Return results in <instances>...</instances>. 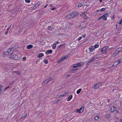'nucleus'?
Here are the masks:
<instances>
[{
	"instance_id": "1",
	"label": "nucleus",
	"mask_w": 122,
	"mask_h": 122,
	"mask_svg": "<svg viewBox=\"0 0 122 122\" xmlns=\"http://www.w3.org/2000/svg\"><path fill=\"white\" fill-rule=\"evenodd\" d=\"M78 13L74 11L73 12L69 14L66 17V19H70L73 18L76 16L78 15Z\"/></svg>"
},
{
	"instance_id": "2",
	"label": "nucleus",
	"mask_w": 122,
	"mask_h": 122,
	"mask_svg": "<svg viewBox=\"0 0 122 122\" xmlns=\"http://www.w3.org/2000/svg\"><path fill=\"white\" fill-rule=\"evenodd\" d=\"M108 13H106L104 14L98 19V20H99L102 19L104 20H107V17L108 16Z\"/></svg>"
},
{
	"instance_id": "3",
	"label": "nucleus",
	"mask_w": 122,
	"mask_h": 122,
	"mask_svg": "<svg viewBox=\"0 0 122 122\" xmlns=\"http://www.w3.org/2000/svg\"><path fill=\"white\" fill-rule=\"evenodd\" d=\"M9 57L10 58L13 59L14 60H17L18 59V56L17 55H13L12 54V55H10V56Z\"/></svg>"
},
{
	"instance_id": "4",
	"label": "nucleus",
	"mask_w": 122,
	"mask_h": 122,
	"mask_svg": "<svg viewBox=\"0 0 122 122\" xmlns=\"http://www.w3.org/2000/svg\"><path fill=\"white\" fill-rule=\"evenodd\" d=\"M3 57H6L7 56H10V54L9 52L7 51L5 52L3 55Z\"/></svg>"
},
{
	"instance_id": "5",
	"label": "nucleus",
	"mask_w": 122,
	"mask_h": 122,
	"mask_svg": "<svg viewBox=\"0 0 122 122\" xmlns=\"http://www.w3.org/2000/svg\"><path fill=\"white\" fill-rule=\"evenodd\" d=\"M7 51L9 52L10 54V55H12L13 52V50L12 49H9Z\"/></svg>"
},
{
	"instance_id": "6",
	"label": "nucleus",
	"mask_w": 122,
	"mask_h": 122,
	"mask_svg": "<svg viewBox=\"0 0 122 122\" xmlns=\"http://www.w3.org/2000/svg\"><path fill=\"white\" fill-rule=\"evenodd\" d=\"M51 78L52 77H49L47 79L45 80L44 81L42 82L43 84L45 83L46 82V83H47L51 79Z\"/></svg>"
},
{
	"instance_id": "7",
	"label": "nucleus",
	"mask_w": 122,
	"mask_h": 122,
	"mask_svg": "<svg viewBox=\"0 0 122 122\" xmlns=\"http://www.w3.org/2000/svg\"><path fill=\"white\" fill-rule=\"evenodd\" d=\"M93 87L92 88L94 89H96L98 88L99 87V86L97 85V84H96L95 85H93Z\"/></svg>"
},
{
	"instance_id": "8",
	"label": "nucleus",
	"mask_w": 122,
	"mask_h": 122,
	"mask_svg": "<svg viewBox=\"0 0 122 122\" xmlns=\"http://www.w3.org/2000/svg\"><path fill=\"white\" fill-rule=\"evenodd\" d=\"M116 109V107L114 106L112 107H111V112H114Z\"/></svg>"
},
{
	"instance_id": "9",
	"label": "nucleus",
	"mask_w": 122,
	"mask_h": 122,
	"mask_svg": "<svg viewBox=\"0 0 122 122\" xmlns=\"http://www.w3.org/2000/svg\"><path fill=\"white\" fill-rule=\"evenodd\" d=\"M52 52V51L51 50H47L46 52V54L51 53Z\"/></svg>"
},
{
	"instance_id": "10",
	"label": "nucleus",
	"mask_w": 122,
	"mask_h": 122,
	"mask_svg": "<svg viewBox=\"0 0 122 122\" xmlns=\"http://www.w3.org/2000/svg\"><path fill=\"white\" fill-rule=\"evenodd\" d=\"M33 47V46L31 45H28L27 46V49H29L32 48Z\"/></svg>"
},
{
	"instance_id": "11",
	"label": "nucleus",
	"mask_w": 122,
	"mask_h": 122,
	"mask_svg": "<svg viewBox=\"0 0 122 122\" xmlns=\"http://www.w3.org/2000/svg\"><path fill=\"white\" fill-rule=\"evenodd\" d=\"M107 49V48L106 47H103L101 49V52L102 53H103V52L106 50Z\"/></svg>"
},
{
	"instance_id": "12",
	"label": "nucleus",
	"mask_w": 122,
	"mask_h": 122,
	"mask_svg": "<svg viewBox=\"0 0 122 122\" xmlns=\"http://www.w3.org/2000/svg\"><path fill=\"white\" fill-rule=\"evenodd\" d=\"M89 49L91 52H92L95 49V48L93 46H91Z\"/></svg>"
},
{
	"instance_id": "13",
	"label": "nucleus",
	"mask_w": 122,
	"mask_h": 122,
	"mask_svg": "<svg viewBox=\"0 0 122 122\" xmlns=\"http://www.w3.org/2000/svg\"><path fill=\"white\" fill-rule=\"evenodd\" d=\"M44 55L43 53H41L39 54L38 56V57L39 58H40L44 56Z\"/></svg>"
},
{
	"instance_id": "14",
	"label": "nucleus",
	"mask_w": 122,
	"mask_h": 122,
	"mask_svg": "<svg viewBox=\"0 0 122 122\" xmlns=\"http://www.w3.org/2000/svg\"><path fill=\"white\" fill-rule=\"evenodd\" d=\"M12 72L13 73H16V74L18 75H20V72L19 71H13Z\"/></svg>"
},
{
	"instance_id": "15",
	"label": "nucleus",
	"mask_w": 122,
	"mask_h": 122,
	"mask_svg": "<svg viewBox=\"0 0 122 122\" xmlns=\"http://www.w3.org/2000/svg\"><path fill=\"white\" fill-rule=\"evenodd\" d=\"M72 96L71 95H70L69 97L68 98V99L67 100V101H70L72 98Z\"/></svg>"
},
{
	"instance_id": "16",
	"label": "nucleus",
	"mask_w": 122,
	"mask_h": 122,
	"mask_svg": "<svg viewBox=\"0 0 122 122\" xmlns=\"http://www.w3.org/2000/svg\"><path fill=\"white\" fill-rule=\"evenodd\" d=\"M92 62L93 61L92 60H91L86 63V65L87 66L88 65H89L90 63H92Z\"/></svg>"
},
{
	"instance_id": "17",
	"label": "nucleus",
	"mask_w": 122,
	"mask_h": 122,
	"mask_svg": "<svg viewBox=\"0 0 122 122\" xmlns=\"http://www.w3.org/2000/svg\"><path fill=\"white\" fill-rule=\"evenodd\" d=\"M84 107H81L80 109H79V110L82 113L84 110Z\"/></svg>"
},
{
	"instance_id": "18",
	"label": "nucleus",
	"mask_w": 122,
	"mask_h": 122,
	"mask_svg": "<svg viewBox=\"0 0 122 122\" xmlns=\"http://www.w3.org/2000/svg\"><path fill=\"white\" fill-rule=\"evenodd\" d=\"M38 6V5L37 4H35L33 7L32 9H33L34 10L36 9Z\"/></svg>"
},
{
	"instance_id": "19",
	"label": "nucleus",
	"mask_w": 122,
	"mask_h": 122,
	"mask_svg": "<svg viewBox=\"0 0 122 122\" xmlns=\"http://www.w3.org/2000/svg\"><path fill=\"white\" fill-rule=\"evenodd\" d=\"M2 85H0V94L1 93H3V90H2Z\"/></svg>"
},
{
	"instance_id": "20",
	"label": "nucleus",
	"mask_w": 122,
	"mask_h": 122,
	"mask_svg": "<svg viewBox=\"0 0 122 122\" xmlns=\"http://www.w3.org/2000/svg\"><path fill=\"white\" fill-rule=\"evenodd\" d=\"M82 89L81 88L80 89L78 90H77L76 92V93L77 94H79L80 92L81 91Z\"/></svg>"
},
{
	"instance_id": "21",
	"label": "nucleus",
	"mask_w": 122,
	"mask_h": 122,
	"mask_svg": "<svg viewBox=\"0 0 122 122\" xmlns=\"http://www.w3.org/2000/svg\"><path fill=\"white\" fill-rule=\"evenodd\" d=\"M56 45V43H54L52 47L53 49L55 48Z\"/></svg>"
},
{
	"instance_id": "22",
	"label": "nucleus",
	"mask_w": 122,
	"mask_h": 122,
	"mask_svg": "<svg viewBox=\"0 0 122 122\" xmlns=\"http://www.w3.org/2000/svg\"><path fill=\"white\" fill-rule=\"evenodd\" d=\"M99 45L98 44H97L95 45L94 46V48H97L98 47Z\"/></svg>"
},
{
	"instance_id": "23",
	"label": "nucleus",
	"mask_w": 122,
	"mask_h": 122,
	"mask_svg": "<svg viewBox=\"0 0 122 122\" xmlns=\"http://www.w3.org/2000/svg\"><path fill=\"white\" fill-rule=\"evenodd\" d=\"M99 118V117L98 116H96L95 117V119L96 120H98Z\"/></svg>"
},
{
	"instance_id": "24",
	"label": "nucleus",
	"mask_w": 122,
	"mask_h": 122,
	"mask_svg": "<svg viewBox=\"0 0 122 122\" xmlns=\"http://www.w3.org/2000/svg\"><path fill=\"white\" fill-rule=\"evenodd\" d=\"M10 86H8V87H6L3 90V92H4L8 88H9Z\"/></svg>"
},
{
	"instance_id": "25",
	"label": "nucleus",
	"mask_w": 122,
	"mask_h": 122,
	"mask_svg": "<svg viewBox=\"0 0 122 122\" xmlns=\"http://www.w3.org/2000/svg\"><path fill=\"white\" fill-rule=\"evenodd\" d=\"M119 52H120V51H118V50H116L114 53V54H117L119 53Z\"/></svg>"
},
{
	"instance_id": "26",
	"label": "nucleus",
	"mask_w": 122,
	"mask_h": 122,
	"mask_svg": "<svg viewBox=\"0 0 122 122\" xmlns=\"http://www.w3.org/2000/svg\"><path fill=\"white\" fill-rule=\"evenodd\" d=\"M117 23L118 24H122V19H121L120 20V21H119Z\"/></svg>"
},
{
	"instance_id": "27",
	"label": "nucleus",
	"mask_w": 122,
	"mask_h": 122,
	"mask_svg": "<svg viewBox=\"0 0 122 122\" xmlns=\"http://www.w3.org/2000/svg\"><path fill=\"white\" fill-rule=\"evenodd\" d=\"M121 61H122V59L121 58L119 60L117 61L118 62V63L117 65L118 64L120 63V62H121Z\"/></svg>"
},
{
	"instance_id": "28",
	"label": "nucleus",
	"mask_w": 122,
	"mask_h": 122,
	"mask_svg": "<svg viewBox=\"0 0 122 122\" xmlns=\"http://www.w3.org/2000/svg\"><path fill=\"white\" fill-rule=\"evenodd\" d=\"M83 5V4L82 3H79L78 5V7H80L81 6Z\"/></svg>"
},
{
	"instance_id": "29",
	"label": "nucleus",
	"mask_w": 122,
	"mask_h": 122,
	"mask_svg": "<svg viewBox=\"0 0 122 122\" xmlns=\"http://www.w3.org/2000/svg\"><path fill=\"white\" fill-rule=\"evenodd\" d=\"M63 44H61L58 47V48L57 49V50H59V49H60V48L63 45Z\"/></svg>"
},
{
	"instance_id": "30",
	"label": "nucleus",
	"mask_w": 122,
	"mask_h": 122,
	"mask_svg": "<svg viewBox=\"0 0 122 122\" xmlns=\"http://www.w3.org/2000/svg\"><path fill=\"white\" fill-rule=\"evenodd\" d=\"M68 57L67 56H65L63 58V59L64 60L68 58Z\"/></svg>"
},
{
	"instance_id": "31",
	"label": "nucleus",
	"mask_w": 122,
	"mask_h": 122,
	"mask_svg": "<svg viewBox=\"0 0 122 122\" xmlns=\"http://www.w3.org/2000/svg\"><path fill=\"white\" fill-rule=\"evenodd\" d=\"M64 60L63 59V57H62V58L60 59L59 60V62H61L62 61Z\"/></svg>"
},
{
	"instance_id": "32",
	"label": "nucleus",
	"mask_w": 122,
	"mask_h": 122,
	"mask_svg": "<svg viewBox=\"0 0 122 122\" xmlns=\"http://www.w3.org/2000/svg\"><path fill=\"white\" fill-rule=\"evenodd\" d=\"M83 64H81V63H78L77 64V65H78V66H79V67H80L82 66V65Z\"/></svg>"
},
{
	"instance_id": "33",
	"label": "nucleus",
	"mask_w": 122,
	"mask_h": 122,
	"mask_svg": "<svg viewBox=\"0 0 122 122\" xmlns=\"http://www.w3.org/2000/svg\"><path fill=\"white\" fill-rule=\"evenodd\" d=\"M77 66H78V65H77V64H74L73 65V68H76Z\"/></svg>"
},
{
	"instance_id": "34",
	"label": "nucleus",
	"mask_w": 122,
	"mask_h": 122,
	"mask_svg": "<svg viewBox=\"0 0 122 122\" xmlns=\"http://www.w3.org/2000/svg\"><path fill=\"white\" fill-rule=\"evenodd\" d=\"M48 61L47 60H44V62L45 63L47 64L48 63Z\"/></svg>"
},
{
	"instance_id": "35",
	"label": "nucleus",
	"mask_w": 122,
	"mask_h": 122,
	"mask_svg": "<svg viewBox=\"0 0 122 122\" xmlns=\"http://www.w3.org/2000/svg\"><path fill=\"white\" fill-rule=\"evenodd\" d=\"M105 10V9L104 8H103L101 9L100 10V11H103Z\"/></svg>"
},
{
	"instance_id": "36",
	"label": "nucleus",
	"mask_w": 122,
	"mask_h": 122,
	"mask_svg": "<svg viewBox=\"0 0 122 122\" xmlns=\"http://www.w3.org/2000/svg\"><path fill=\"white\" fill-rule=\"evenodd\" d=\"M76 112L79 113H81V112H80L79 110V109H76Z\"/></svg>"
},
{
	"instance_id": "37",
	"label": "nucleus",
	"mask_w": 122,
	"mask_h": 122,
	"mask_svg": "<svg viewBox=\"0 0 122 122\" xmlns=\"http://www.w3.org/2000/svg\"><path fill=\"white\" fill-rule=\"evenodd\" d=\"M27 116V114H25V115H24V116H23L21 117V118H23L26 117Z\"/></svg>"
},
{
	"instance_id": "38",
	"label": "nucleus",
	"mask_w": 122,
	"mask_h": 122,
	"mask_svg": "<svg viewBox=\"0 0 122 122\" xmlns=\"http://www.w3.org/2000/svg\"><path fill=\"white\" fill-rule=\"evenodd\" d=\"M122 49V48L121 47H119L117 49V50H118V51H120V50H121Z\"/></svg>"
},
{
	"instance_id": "39",
	"label": "nucleus",
	"mask_w": 122,
	"mask_h": 122,
	"mask_svg": "<svg viewBox=\"0 0 122 122\" xmlns=\"http://www.w3.org/2000/svg\"><path fill=\"white\" fill-rule=\"evenodd\" d=\"M97 84V85L99 86H101L102 84V83L101 82H100L99 83Z\"/></svg>"
},
{
	"instance_id": "40",
	"label": "nucleus",
	"mask_w": 122,
	"mask_h": 122,
	"mask_svg": "<svg viewBox=\"0 0 122 122\" xmlns=\"http://www.w3.org/2000/svg\"><path fill=\"white\" fill-rule=\"evenodd\" d=\"M96 59V58L95 57H94V58H93L92 59H91V60H92V61H94Z\"/></svg>"
},
{
	"instance_id": "41",
	"label": "nucleus",
	"mask_w": 122,
	"mask_h": 122,
	"mask_svg": "<svg viewBox=\"0 0 122 122\" xmlns=\"http://www.w3.org/2000/svg\"><path fill=\"white\" fill-rule=\"evenodd\" d=\"M25 0L27 3H30V0Z\"/></svg>"
},
{
	"instance_id": "42",
	"label": "nucleus",
	"mask_w": 122,
	"mask_h": 122,
	"mask_svg": "<svg viewBox=\"0 0 122 122\" xmlns=\"http://www.w3.org/2000/svg\"><path fill=\"white\" fill-rule=\"evenodd\" d=\"M26 57H24L22 59V60L23 61H25L26 60Z\"/></svg>"
},
{
	"instance_id": "43",
	"label": "nucleus",
	"mask_w": 122,
	"mask_h": 122,
	"mask_svg": "<svg viewBox=\"0 0 122 122\" xmlns=\"http://www.w3.org/2000/svg\"><path fill=\"white\" fill-rule=\"evenodd\" d=\"M68 92H66L64 93L63 94V96H65V95L67 94H68Z\"/></svg>"
},
{
	"instance_id": "44",
	"label": "nucleus",
	"mask_w": 122,
	"mask_h": 122,
	"mask_svg": "<svg viewBox=\"0 0 122 122\" xmlns=\"http://www.w3.org/2000/svg\"><path fill=\"white\" fill-rule=\"evenodd\" d=\"M15 82L14 81H12L10 83V85H12Z\"/></svg>"
},
{
	"instance_id": "45",
	"label": "nucleus",
	"mask_w": 122,
	"mask_h": 122,
	"mask_svg": "<svg viewBox=\"0 0 122 122\" xmlns=\"http://www.w3.org/2000/svg\"><path fill=\"white\" fill-rule=\"evenodd\" d=\"M82 15H85L86 14V13L85 12H83V13H82Z\"/></svg>"
},
{
	"instance_id": "46",
	"label": "nucleus",
	"mask_w": 122,
	"mask_h": 122,
	"mask_svg": "<svg viewBox=\"0 0 122 122\" xmlns=\"http://www.w3.org/2000/svg\"><path fill=\"white\" fill-rule=\"evenodd\" d=\"M82 39V37H80L78 39V41H80L81 39Z\"/></svg>"
},
{
	"instance_id": "47",
	"label": "nucleus",
	"mask_w": 122,
	"mask_h": 122,
	"mask_svg": "<svg viewBox=\"0 0 122 122\" xmlns=\"http://www.w3.org/2000/svg\"><path fill=\"white\" fill-rule=\"evenodd\" d=\"M110 117V116L109 115H107L106 116V117L107 118H109Z\"/></svg>"
},
{
	"instance_id": "48",
	"label": "nucleus",
	"mask_w": 122,
	"mask_h": 122,
	"mask_svg": "<svg viewBox=\"0 0 122 122\" xmlns=\"http://www.w3.org/2000/svg\"><path fill=\"white\" fill-rule=\"evenodd\" d=\"M8 33V31H7L6 32H5V35H7Z\"/></svg>"
},
{
	"instance_id": "49",
	"label": "nucleus",
	"mask_w": 122,
	"mask_h": 122,
	"mask_svg": "<svg viewBox=\"0 0 122 122\" xmlns=\"http://www.w3.org/2000/svg\"><path fill=\"white\" fill-rule=\"evenodd\" d=\"M86 36V34H85L84 35H82V37H83L85 38Z\"/></svg>"
},
{
	"instance_id": "50",
	"label": "nucleus",
	"mask_w": 122,
	"mask_h": 122,
	"mask_svg": "<svg viewBox=\"0 0 122 122\" xmlns=\"http://www.w3.org/2000/svg\"><path fill=\"white\" fill-rule=\"evenodd\" d=\"M60 101V100L59 99L58 100H57V101H56V103H57V102H59V101Z\"/></svg>"
},
{
	"instance_id": "51",
	"label": "nucleus",
	"mask_w": 122,
	"mask_h": 122,
	"mask_svg": "<svg viewBox=\"0 0 122 122\" xmlns=\"http://www.w3.org/2000/svg\"><path fill=\"white\" fill-rule=\"evenodd\" d=\"M120 122H122V118H121L120 119Z\"/></svg>"
},
{
	"instance_id": "52",
	"label": "nucleus",
	"mask_w": 122,
	"mask_h": 122,
	"mask_svg": "<svg viewBox=\"0 0 122 122\" xmlns=\"http://www.w3.org/2000/svg\"><path fill=\"white\" fill-rule=\"evenodd\" d=\"M63 96H63V94H62V95H61L60 96V97H63Z\"/></svg>"
},
{
	"instance_id": "53",
	"label": "nucleus",
	"mask_w": 122,
	"mask_h": 122,
	"mask_svg": "<svg viewBox=\"0 0 122 122\" xmlns=\"http://www.w3.org/2000/svg\"><path fill=\"white\" fill-rule=\"evenodd\" d=\"M116 113H118L119 112V111L118 110H116Z\"/></svg>"
},
{
	"instance_id": "54",
	"label": "nucleus",
	"mask_w": 122,
	"mask_h": 122,
	"mask_svg": "<svg viewBox=\"0 0 122 122\" xmlns=\"http://www.w3.org/2000/svg\"><path fill=\"white\" fill-rule=\"evenodd\" d=\"M47 4L45 6L44 8H46L47 7Z\"/></svg>"
},
{
	"instance_id": "55",
	"label": "nucleus",
	"mask_w": 122,
	"mask_h": 122,
	"mask_svg": "<svg viewBox=\"0 0 122 122\" xmlns=\"http://www.w3.org/2000/svg\"><path fill=\"white\" fill-rule=\"evenodd\" d=\"M86 26V25H85V26H83V27H82V28H85V27Z\"/></svg>"
},
{
	"instance_id": "56",
	"label": "nucleus",
	"mask_w": 122,
	"mask_h": 122,
	"mask_svg": "<svg viewBox=\"0 0 122 122\" xmlns=\"http://www.w3.org/2000/svg\"><path fill=\"white\" fill-rule=\"evenodd\" d=\"M9 28H10V27L8 28L7 29V31H8V30L9 29Z\"/></svg>"
},
{
	"instance_id": "57",
	"label": "nucleus",
	"mask_w": 122,
	"mask_h": 122,
	"mask_svg": "<svg viewBox=\"0 0 122 122\" xmlns=\"http://www.w3.org/2000/svg\"><path fill=\"white\" fill-rule=\"evenodd\" d=\"M37 4V5H38V6L39 5V3H37V4Z\"/></svg>"
},
{
	"instance_id": "58",
	"label": "nucleus",
	"mask_w": 122,
	"mask_h": 122,
	"mask_svg": "<svg viewBox=\"0 0 122 122\" xmlns=\"http://www.w3.org/2000/svg\"><path fill=\"white\" fill-rule=\"evenodd\" d=\"M55 8H53L52 9V10H55Z\"/></svg>"
},
{
	"instance_id": "59",
	"label": "nucleus",
	"mask_w": 122,
	"mask_h": 122,
	"mask_svg": "<svg viewBox=\"0 0 122 122\" xmlns=\"http://www.w3.org/2000/svg\"><path fill=\"white\" fill-rule=\"evenodd\" d=\"M102 0H99V1L100 2H101L102 1Z\"/></svg>"
},
{
	"instance_id": "60",
	"label": "nucleus",
	"mask_w": 122,
	"mask_h": 122,
	"mask_svg": "<svg viewBox=\"0 0 122 122\" xmlns=\"http://www.w3.org/2000/svg\"><path fill=\"white\" fill-rule=\"evenodd\" d=\"M114 17L115 16H113L112 17V18H114Z\"/></svg>"
},
{
	"instance_id": "61",
	"label": "nucleus",
	"mask_w": 122,
	"mask_h": 122,
	"mask_svg": "<svg viewBox=\"0 0 122 122\" xmlns=\"http://www.w3.org/2000/svg\"><path fill=\"white\" fill-rule=\"evenodd\" d=\"M59 43V42H58V41H57L56 42V44H57V43Z\"/></svg>"
},
{
	"instance_id": "62",
	"label": "nucleus",
	"mask_w": 122,
	"mask_h": 122,
	"mask_svg": "<svg viewBox=\"0 0 122 122\" xmlns=\"http://www.w3.org/2000/svg\"><path fill=\"white\" fill-rule=\"evenodd\" d=\"M77 70V69H73V70H74V71H75V70Z\"/></svg>"
},
{
	"instance_id": "63",
	"label": "nucleus",
	"mask_w": 122,
	"mask_h": 122,
	"mask_svg": "<svg viewBox=\"0 0 122 122\" xmlns=\"http://www.w3.org/2000/svg\"><path fill=\"white\" fill-rule=\"evenodd\" d=\"M70 75H68V76H67L68 77L69 76H70Z\"/></svg>"
},
{
	"instance_id": "64",
	"label": "nucleus",
	"mask_w": 122,
	"mask_h": 122,
	"mask_svg": "<svg viewBox=\"0 0 122 122\" xmlns=\"http://www.w3.org/2000/svg\"><path fill=\"white\" fill-rule=\"evenodd\" d=\"M99 11V10H97V11Z\"/></svg>"
}]
</instances>
